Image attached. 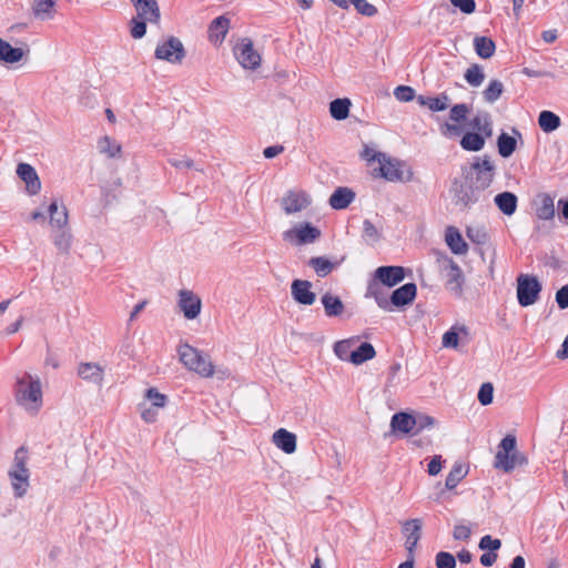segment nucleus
<instances>
[{"label": "nucleus", "mask_w": 568, "mask_h": 568, "mask_svg": "<svg viewBox=\"0 0 568 568\" xmlns=\"http://www.w3.org/2000/svg\"><path fill=\"white\" fill-rule=\"evenodd\" d=\"M145 398L151 402V406L160 407V408L164 407L168 402V397L164 394H161L154 387L146 389Z\"/></svg>", "instance_id": "603ef678"}, {"label": "nucleus", "mask_w": 568, "mask_h": 568, "mask_svg": "<svg viewBox=\"0 0 568 568\" xmlns=\"http://www.w3.org/2000/svg\"><path fill=\"white\" fill-rule=\"evenodd\" d=\"M321 302L324 306L325 315L328 317L339 316L344 312L345 306L342 300L329 292L323 294Z\"/></svg>", "instance_id": "7c9ffc66"}, {"label": "nucleus", "mask_w": 568, "mask_h": 568, "mask_svg": "<svg viewBox=\"0 0 568 568\" xmlns=\"http://www.w3.org/2000/svg\"><path fill=\"white\" fill-rule=\"evenodd\" d=\"M351 101L347 98L335 99L329 103L331 116L337 121L345 120L349 114Z\"/></svg>", "instance_id": "4c0bfd02"}, {"label": "nucleus", "mask_w": 568, "mask_h": 568, "mask_svg": "<svg viewBox=\"0 0 568 568\" xmlns=\"http://www.w3.org/2000/svg\"><path fill=\"white\" fill-rule=\"evenodd\" d=\"M443 346L447 348H456L458 346V333L452 327L443 335Z\"/></svg>", "instance_id": "e2e57ef3"}, {"label": "nucleus", "mask_w": 568, "mask_h": 568, "mask_svg": "<svg viewBox=\"0 0 568 568\" xmlns=\"http://www.w3.org/2000/svg\"><path fill=\"white\" fill-rule=\"evenodd\" d=\"M355 339H343L338 341L334 345L335 355L343 361H349V354L353 352L351 348L354 344Z\"/></svg>", "instance_id": "8fccbe9b"}, {"label": "nucleus", "mask_w": 568, "mask_h": 568, "mask_svg": "<svg viewBox=\"0 0 568 568\" xmlns=\"http://www.w3.org/2000/svg\"><path fill=\"white\" fill-rule=\"evenodd\" d=\"M148 20H143L139 17H134L131 19V28H130V34L133 39H141L146 33V23Z\"/></svg>", "instance_id": "3c124183"}, {"label": "nucleus", "mask_w": 568, "mask_h": 568, "mask_svg": "<svg viewBox=\"0 0 568 568\" xmlns=\"http://www.w3.org/2000/svg\"><path fill=\"white\" fill-rule=\"evenodd\" d=\"M376 352L374 346L371 343L364 342L349 354V362L355 365H359L374 358Z\"/></svg>", "instance_id": "f704fd0d"}, {"label": "nucleus", "mask_w": 568, "mask_h": 568, "mask_svg": "<svg viewBox=\"0 0 568 568\" xmlns=\"http://www.w3.org/2000/svg\"><path fill=\"white\" fill-rule=\"evenodd\" d=\"M436 567L437 568H455L456 559L450 552L439 551L436 555Z\"/></svg>", "instance_id": "6e6d98bb"}, {"label": "nucleus", "mask_w": 568, "mask_h": 568, "mask_svg": "<svg viewBox=\"0 0 568 568\" xmlns=\"http://www.w3.org/2000/svg\"><path fill=\"white\" fill-rule=\"evenodd\" d=\"M470 528L465 525H456L454 527L453 537L456 540H468L470 537Z\"/></svg>", "instance_id": "338daca9"}, {"label": "nucleus", "mask_w": 568, "mask_h": 568, "mask_svg": "<svg viewBox=\"0 0 568 568\" xmlns=\"http://www.w3.org/2000/svg\"><path fill=\"white\" fill-rule=\"evenodd\" d=\"M50 215V225L52 229L61 230L68 225V211L65 206L59 207L58 202L53 201L48 207Z\"/></svg>", "instance_id": "c756f323"}, {"label": "nucleus", "mask_w": 568, "mask_h": 568, "mask_svg": "<svg viewBox=\"0 0 568 568\" xmlns=\"http://www.w3.org/2000/svg\"><path fill=\"white\" fill-rule=\"evenodd\" d=\"M178 353L180 361L189 371L195 372L204 378H209L214 375V365L210 355L204 354L189 344L181 345Z\"/></svg>", "instance_id": "7ed1b4c3"}, {"label": "nucleus", "mask_w": 568, "mask_h": 568, "mask_svg": "<svg viewBox=\"0 0 568 568\" xmlns=\"http://www.w3.org/2000/svg\"><path fill=\"white\" fill-rule=\"evenodd\" d=\"M479 548L483 550L497 551L501 547V541L497 538H493L490 535H485L480 538Z\"/></svg>", "instance_id": "680f3d73"}, {"label": "nucleus", "mask_w": 568, "mask_h": 568, "mask_svg": "<svg viewBox=\"0 0 568 568\" xmlns=\"http://www.w3.org/2000/svg\"><path fill=\"white\" fill-rule=\"evenodd\" d=\"M517 440L514 435H506L500 444L499 450L495 456V467L510 473L517 466L526 465L527 457L516 449Z\"/></svg>", "instance_id": "20e7f679"}, {"label": "nucleus", "mask_w": 568, "mask_h": 568, "mask_svg": "<svg viewBox=\"0 0 568 568\" xmlns=\"http://www.w3.org/2000/svg\"><path fill=\"white\" fill-rule=\"evenodd\" d=\"M351 3H353L357 12L363 16L373 17L377 12V9L368 3L367 0H352Z\"/></svg>", "instance_id": "bf43d9fd"}, {"label": "nucleus", "mask_w": 568, "mask_h": 568, "mask_svg": "<svg viewBox=\"0 0 568 568\" xmlns=\"http://www.w3.org/2000/svg\"><path fill=\"white\" fill-rule=\"evenodd\" d=\"M469 111L470 108L466 103L455 104L450 108L449 120L455 123H464L467 119Z\"/></svg>", "instance_id": "de8ad7c7"}, {"label": "nucleus", "mask_w": 568, "mask_h": 568, "mask_svg": "<svg viewBox=\"0 0 568 568\" xmlns=\"http://www.w3.org/2000/svg\"><path fill=\"white\" fill-rule=\"evenodd\" d=\"M372 159H377L379 164L378 169H375L377 175L387 181L409 182L413 179V171L403 161L388 158L384 153L374 154Z\"/></svg>", "instance_id": "39448f33"}, {"label": "nucleus", "mask_w": 568, "mask_h": 568, "mask_svg": "<svg viewBox=\"0 0 568 568\" xmlns=\"http://www.w3.org/2000/svg\"><path fill=\"white\" fill-rule=\"evenodd\" d=\"M416 99L419 105L427 106L433 112L445 111L450 104V98L446 92L437 97L418 95Z\"/></svg>", "instance_id": "b1692460"}, {"label": "nucleus", "mask_w": 568, "mask_h": 568, "mask_svg": "<svg viewBox=\"0 0 568 568\" xmlns=\"http://www.w3.org/2000/svg\"><path fill=\"white\" fill-rule=\"evenodd\" d=\"M312 283L306 280H294L291 285V294L295 302L302 305H312L316 295L311 291Z\"/></svg>", "instance_id": "dca6fc26"}, {"label": "nucleus", "mask_w": 568, "mask_h": 568, "mask_svg": "<svg viewBox=\"0 0 568 568\" xmlns=\"http://www.w3.org/2000/svg\"><path fill=\"white\" fill-rule=\"evenodd\" d=\"M18 176L26 183L28 194L36 195L41 190V181L36 169L28 163H20L17 166Z\"/></svg>", "instance_id": "4468645a"}, {"label": "nucleus", "mask_w": 568, "mask_h": 568, "mask_svg": "<svg viewBox=\"0 0 568 568\" xmlns=\"http://www.w3.org/2000/svg\"><path fill=\"white\" fill-rule=\"evenodd\" d=\"M384 285L379 283L377 280H373L368 283L366 297H374L376 304L384 311H393L390 307L389 298L386 296L384 291Z\"/></svg>", "instance_id": "393cba45"}, {"label": "nucleus", "mask_w": 568, "mask_h": 568, "mask_svg": "<svg viewBox=\"0 0 568 568\" xmlns=\"http://www.w3.org/2000/svg\"><path fill=\"white\" fill-rule=\"evenodd\" d=\"M390 426L395 432L407 434L414 430L416 420L412 414L400 412L393 415Z\"/></svg>", "instance_id": "c85d7f7f"}, {"label": "nucleus", "mask_w": 568, "mask_h": 568, "mask_svg": "<svg viewBox=\"0 0 568 568\" xmlns=\"http://www.w3.org/2000/svg\"><path fill=\"white\" fill-rule=\"evenodd\" d=\"M449 1L455 8H458L465 14H470L476 9L475 0H449Z\"/></svg>", "instance_id": "0e129e2a"}, {"label": "nucleus", "mask_w": 568, "mask_h": 568, "mask_svg": "<svg viewBox=\"0 0 568 568\" xmlns=\"http://www.w3.org/2000/svg\"><path fill=\"white\" fill-rule=\"evenodd\" d=\"M477 398H478V402L483 406H487V405L491 404L493 398H494V386H493V384L491 383H484L480 386L479 390H478Z\"/></svg>", "instance_id": "864d4df0"}, {"label": "nucleus", "mask_w": 568, "mask_h": 568, "mask_svg": "<svg viewBox=\"0 0 568 568\" xmlns=\"http://www.w3.org/2000/svg\"><path fill=\"white\" fill-rule=\"evenodd\" d=\"M518 199L513 192H501L495 196V204L505 215H513L517 210Z\"/></svg>", "instance_id": "2f4dec72"}, {"label": "nucleus", "mask_w": 568, "mask_h": 568, "mask_svg": "<svg viewBox=\"0 0 568 568\" xmlns=\"http://www.w3.org/2000/svg\"><path fill=\"white\" fill-rule=\"evenodd\" d=\"M158 408L154 406H146L145 403L139 404V409L141 413V418L145 423H154L158 418Z\"/></svg>", "instance_id": "052dcab7"}, {"label": "nucleus", "mask_w": 568, "mask_h": 568, "mask_svg": "<svg viewBox=\"0 0 568 568\" xmlns=\"http://www.w3.org/2000/svg\"><path fill=\"white\" fill-rule=\"evenodd\" d=\"M234 55L239 63L244 69L255 70L261 64V55L254 49L253 42L248 38H243L235 47H234Z\"/></svg>", "instance_id": "1a4fd4ad"}, {"label": "nucleus", "mask_w": 568, "mask_h": 568, "mask_svg": "<svg viewBox=\"0 0 568 568\" xmlns=\"http://www.w3.org/2000/svg\"><path fill=\"white\" fill-rule=\"evenodd\" d=\"M496 175V166L490 156L485 154L476 156L474 162L463 171L464 180L456 192L457 202L464 207L486 201V191L491 185Z\"/></svg>", "instance_id": "f257e3e1"}, {"label": "nucleus", "mask_w": 568, "mask_h": 568, "mask_svg": "<svg viewBox=\"0 0 568 568\" xmlns=\"http://www.w3.org/2000/svg\"><path fill=\"white\" fill-rule=\"evenodd\" d=\"M14 398L19 406L30 414H37L42 406V387L39 377L24 373L17 378L14 385Z\"/></svg>", "instance_id": "f03ea898"}, {"label": "nucleus", "mask_w": 568, "mask_h": 568, "mask_svg": "<svg viewBox=\"0 0 568 568\" xmlns=\"http://www.w3.org/2000/svg\"><path fill=\"white\" fill-rule=\"evenodd\" d=\"M24 51L21 48H13L9 42L0 39V61L4 63H17L22 60Z\"/></svg>", "instance_id": "473e14b6"}, {"label": "nucleus", "mask_w": 568, "mask_h": 568, "mask_svg": "<svg viewBox=\"0 0 568 568\" xmlns=\"http://www.w3.org/2000/svg\"><path fill=\"white\" fill-rule=\"evenodd\" d=\"M273 444L285 454L296 450V435L285 428L277 429L272 436Z\"/></svg>", "instance_id": "aec40b11"}, {"label": "nucleus", "mask_w": 568, "mask_h": 568, "mask_svg": "<svg viewBox=\"0 0 568 568\" xmlns=\"http://www.w3.org/2000/svg\"><path fill=\"white\" fill-rule=\"evenodd\" d=\"M417 287L414 283H406L393 291L389 296L390 307H402L408 305L416 297Z\"/></svg>", "instance_id": "a211bd4d"}, {"label": "nucleus", "mask_w": 568, "mask_h": 568, "mask_svg": "<svg viewBox=\"0 0 568 568\" xmlns=\"http://www.w3.org/2000/svg\"><path fill=\"white\" fill-rule=\"evenodd\" d=\"M154 55L156 59L170 63H181L185 57V49L181 40L172 36L156 45Z\"/></svg>", "instance_id": "0eeeda50"}, {"label": "nucleus", "mask_w": 568, "mask_h": 568, "mask_svg": "<svg viewBox=\"0 0 568 568\" xmlns=\"http://www.w3.org/2000/svg\"><path fill=\"white\" fill-rule=\"evenodd\" d=\"M55 4L57 0H33L32 13L41 21L51 20L55 14Z\"/></svg>", "instance_id": "cd10ccee"}, {"label": "nucleus", "mask_w": 568, "mask_h": 568, "mask_svg": "<svg viewBox=\"0 0 568 568\" xmlns=\"http://www.w3.org/2000/svg\"><path fill=\"white\" fill-rule=\"evenodd\" d=\"M446 277V287L456 295H460L463 292L464 275L459 265L453 260L449 261Z\"/></svg>", "instance_id": "412c9836"}, {"label": "nucleus", "mask_w": 568, "mask_h": 568, "mask_svg": "<svg viewBox=\"0 0 568 568\" xmlns=\"http://www.w3.org/2000/svg\"><path fill=\"white\" fill-rule=\"evenodd\" d=\"M445 241L454 254L464 255L468 251L467 243L463 239L460 232L454 226L447 227Z\"/></svg>", "instance_id": "a878e982"}, {"label": "nucleus", "mask_w": 568, "mask_h": 568, "mask_svg": "<svg viewBox=\"0 0 568 568\" xmlns=\"http://www.w3.org/2000/svg\"><path fill=\"white\" fill-rule=\"evenodd\" d=\"M403 534L405 535V548L408 555H414L415 548L422 537V520L409 519L403 523Z\"/></svg>", "instance_id": "f3484780"}, {"label": "nucleus", "mask_w": 568, "mask_h": 568, "mask_svg": "<svg viewBox=\"0 0 568 568\" xmlns=\"http://www.w3.org/2000/svg\"><path fill=\"white\" fill-rule=\"evenodd\" d=\"M101 153L106 154L109 158H115L121 152V145L108 135L101 138L98 143Z\"/></svg>", "instance_id": "a18cd8bd"}, {"label": "nucleus", "mask_w": 568, "mask_h": 568, "mask_svg": "<svg viewBox=\"0 0 568 568\" xmlns=\"http://www.w3.org/2000/svg\"><path fill=\"white\" fill-rule=\"evenodd\" d=\"M355 195L352 189L339 186L332 193L328 203L334 210H344L355 200Z\"/></svg>", "instance_id": "4be33fe9"}, {"label": "nucleus", "mask_w": 568, "mask_h": 568, "mask_svg": "<svg viewBox=\"0 0 568 568\" xmlns=\"http://www.w3.org/2000/svg\"><path fill=\"white\" fill-rule=\"evenodd\" d=\"M52 241L58 251L64 255H68L72 244V234L67 229L55 230L52 234Z\"/></svg>", "instance_id": "e433bc0d"}, {"label": "nucleus", "mask_w": 568, "mask_h": 568, "mask_svg": "<svg viewBox=\"0 0 568 568\" xmlns=\"http://www.w3.org/2000/svg\"><path fill=\"white\" fill-rule=\"evenodd\" d=\"M11 484L16 497H22L29 487V469L28 468H13L9 471Z\"/></svg>", "instance_id": "5701e85b"}, {"label": "nucleus", "mask_w": 568, "mask_h": 568, "mask_svg": "<svg viewBox=\"0 0 568 568\" xmlns=\"http://www.w3.org/2000/svg\"><path fill=\"white\" fill-rule=\"evenodd\" d=\"M374 278L384 286L393 287L405 278L403 266H379L374 273Z\"/></svg>", "instance_id": "ddd939ff"}, {"label": "nucleus", "mask_w": 568, "mask_h": 568, "mask_svg": "<svg viewBox=\"0 0 568 568\" xmlns=\"http://www.w3.org/2000/svg\"><path fill=\"white\" fill-rule=\"evenodd\" d=\"M460 146L465 151L478 152L485 146V136L478 132H466L460 139Z\"/></svg>", "instance_id": "c9c22d12"}, {"label": "nucleus", "mask_w": 568, "mask_h": 568, "mask_svg": "<svg viewBox=\"0 0 568 568\" xmlns=\"http://www.w3.org/2000/svg\"><path fill=\"white\" fill-rule=\"evenodd\" d=\"M535 214L539 220H552L555 216L554 197L548 193H539L535 200Z\"/></svg>", "instance_id": "6ab92c4d"}, {"label": "nucleus", "mask_w": 568, "mask_h": 568, "mask_svg": "<svg viewBox=\"0 0 568 568\" xmlns=\"http://www.w3.org/2000/svg\"><path fill=\"white\" fill-rule=\"evenodd\" d=\"M414 418L416 420L414 434H418L426 428L433 427L436 422L434 417L425 415V414H418V415L414 416Z\"/></svg>", "instance_id": "4d7b16f0"}, {"label": "nucleus", "mask_w": 568, "mask_h": 568, "mask_svg": "<svg viewBox=\"0 0 568 568\" xmlns=\"http://www.w3.org/2000/svg\"><path fill=\"white\" fill-rule=\"evenodd\" d=\"M363 240L368 244H374L381 239V233L369 220L363 222Z\"/></svg>", "instance_id": "09e8293b"}, {"label": "nucleus", "mask_w": 568, "mask_h": 568, "mask_svg": "<svg viewBox=\"0 0 568 568\" xmlns=\"http://www.w3.org/2000/svg\"><path fill=\"white\" fill-rule=\"evenodd\" d=\"M556 302L560 310L568 308V284L556 292Z\"/></svg>", "instance_id": "69168bd1"}, {"label": "nucleus", "mask_w": 568, "mask_h": 568, "mask_svg": "<svg viewBox=\"0 0 568 568\" xmlns=\"http://www.w3.org/2000/svg\"><path fill=\"white\" fill-rule=\"evenodd\" d=\"M130 2L136 11V17L148 20L149 23L160 22L161 12L156 0H130Z\"/></svg>", "instance_id": "f8f14e48"}, {"label": "nucleus", "mask_w": 568, "mask_h": 568, "mask_svg": "<svg viewBox=\"0 0 568 568\" xmlns=\"http://www.w3.org/2000/svg\"><path fill=\"white\" fill-rule=\"evenodd\" d=\"M321 237L318 227L308 222L301 223L283 233L285 241L294 242L296 245L314 243Z\"/></svg>", "instance_id": "6e6552de"}, {"label": "nucleus", "mask_w": 568, "mask_h": 568, "mask_svg": "<svg viewBox=\"0 0 568 568\" xmlns=\"http://www.w3.org/2000/svg\"><path fill=\"white\" fill-rule=\"evenodd\" d=\"M474 49L481 59H489L495 54L496 44L489 37L477 36L474 38Z\"/></svg>", "instance_id": "72a5a7b5"}, {"label": "nucleus", "mask_w": 568, "mask_h": 568, "mask_svg": "<svg viewBox=\"0 0 568 568\" xmlns=\"http://www.w3.org/2000/svg\"><path fill=\"white\" fill-rule=\"evenodd\" d=\"M178 305L185 318L194 320L201 313L202 302L192 291L181 290Z\"/></svg>", "instance_id": "9b49d317"}, {"label": "nucleus", "mask_w": 568, "mask_h": 568, "mask_svg": "<svg viewBox=\"0 0 568 568\" xmlns=\"http://www.w3.org/2000/svg\"><path fill=\"white\" fill-rule=\"evenodd\" d=\"M466 235L473 243L477 245H485L489 240V235L486 229L483 226L467 227Z\"/></svg>", "instance_id": "49530a36"}, {"label": "nucleus", "mask_w": 568, "mask_h": 568, "mask_svg": "<svg viewBox=\"0 0 568 568\" xmlns=\"http://www.w3.org/2000/svg\"><path fill=\"white\" fill-rule=\"evenodd\" d=\"M542 290L541 283L534 275L520 274L517 277V300L520 306L535 304Z\"/></svg>", "instance_id": "423d86ee"}, {"label": "nucleus", "mask_w": 568, "mask_h": 568, "mask_svg": "<svg viewBox=\"0 0 568 568\" xmlns=\"http://www.w3.org/2000/svg\"><path fill=\"white\" fill-rule=\"evenodd\" d=\"M311 203V196L302 190H288L281 199V206L287 215L305 210Z\"/></svg>", "instance_id": "9d476101"}, {"label": "nucleus", "mask_w": 568, "mask_h": 568, "mask_svg": "<svg viewBox=\"0 0 568 568\" xmlns=\"http://www.w3.org/2000/svg\"><path fill=\"white\" fill-rule=\"evenodd\" d=\"M415 90L412 87L398 85L394 90V97L400 102H409L415 99Z\"/></svg>", "instance_id": "5fc2aeb1"}, {"label": "nucleus", "mask_w": 568, "mask_h": 568, "mask_svg": "<svg viewBox=\"0 0 568 568\" xmlns=\"http://www.w3.org/2000/svg\"><path fill=\"white\" fill-rule=\"evenodd\" d=\"M467 473L468 470L465 468L463 464L455 463L446 477V488L449 490L454 489L460 483V480L466 477Z\"/></svg>", "instance_id": "a19ab883"}, {"label": "nucleus", "mask_w": 568, "mask_h": 568, "mask_svg": "<svg viewBox=\"0 0 568 568\" xmlns=\"http://www.w3.org/2000/svg\"><path fill=\"white\" fill-rule=\"evenodd\" d=\"M465 80L471 87H479L485 80V73L483 68L475 63L471 64L465 72Z\"/></svg>", "instance_id": "c03bdc74"}, {"label": "nucleus", "mask_w": 568, "mask_h": 568, "mask_svg": "<svg viewBox=\"0 0 568 568\" xmlns=\"http://www.w3.org/2000/svg\"><path fill=\"white\" fill-rule=\"evenodd\" d=\"M462 123L445 122L439 126L440 133L446 138L459 136L463 133Z\"/></svg>", "instance_id": "13d9d810"}, {"label": "nucleus", "mask_w": 568, "mask_h": 568, "mask_svg": "<svg viewBox=\"0 0 568 568\" xmlns=\"http://www.w3.org/2000/svg\"><path fill=\"white\" fill-rule=\"evenodd\" d=\"M78 375L87 382L102 385L103 368L97 363H81L78 368Z\"/></svg>", "instance_id": "bb28decb"}, {"label": "nucleus", "mask_w": 568, "mask_h": 568, "mask_svg": "<svg viewBox=\"0 0 568 568\" xmlns=\"http://www.w3.org/2000/svg\"><path fill=\"white\" fill-rule=\"evenodd\" d=\"M517 148V141L515 136H511L505 132H501L497 138V149L501 158H509Z\"/></svg>", "instance_id": "58836bf2"}, {"label": "nucleus", "mask_w": 568, "mask_h": 568, "mask_svg": "<svg viewBox=\"0 0 568 568\" xmlns=\"http://www.w3.org/2000/svg\"><path fill=\"white\" fill-rule=\"evenodd\" d=\"M503 92V82L497 79H494L488 83L487 88L483 91V97L487 103H494L501 97Z\"/></svg>", "instance_id": "37998d69"}, {"label": "nucleus", "mask_w": 568, "mask_h": 568, "mask_svg": "<svg viewBox=\"0 0 568 568\" xmlns=\"http://www.w3.org/2000/svg\"><path fill=\"white\" fill-rule=\"evenodd\" d=\"M484 120L491 121V116L488 112H483L474 116L469 122V126L478 132L483 128Z\"/></svg>", "instance_id": "774afa93"}, {"label": "nucleus", "mask_w": 568, "mask_h": 568, "mask_svg": "<svg viewBox=\"0 0 568 568\" xmlns=\"http://www.w3.org/2000/svg\"><path fill=\"white\" fill-rule=\"evenodd\" d=\"M231 27V21L225 16L213 19L207 27V39L214 45L221 44Z\"/></svg>", "instance_id": "2eb2a0df"}, {"label": "nucleus", "mask_w": 568, "mask_h": 568, "mask_svg": "<svg viewBox=\"0 0 568 568\" xmlns=\"http://www.w3.org/2000/svg\"><path fill=\"white\" fill-rule=\"evenodd\" d=\"M540 129L546 132H552L560 126V118L551 111H541L538 116Z\"/></svg>", "instance_id": "ea45409f"}, {"label": "nucleus", "mask_w": 568, "mask_h": 568, "mask_svg": "<svg viewBox=\"0 0 568 568\" xmlns=\"http://www.w3.org/2000/svg\"><path fill=\"white\" fill-rule=\"evenodd\" d=\"M308 265L315 271L320 277H325L334 268V264L323 256L312 257L308 261Z\"/></svg>", "instance_id": "79ce46f5"}]
</instances>
